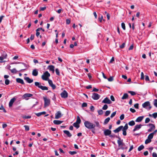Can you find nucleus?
Wrapping results in <instances>:
<instances>
[{
  "label": "nucleus",
  "mask_w": 157,
  "mask_h": 157,
  "mask_svg": "<svg viewBox=\"0 0 157 157\" xmlns=\"http://www.w3.org/2000/svg\"><path fill=\"white\" fill-rule=\"evenodd\" d=\"M61 96L62 98H66L67 97L68 94L65 90H64L61 94Z\"/></svg>",
  "instance_id": "9d476101"
},
{
  "label": "nucleus",
  "mask_w": 157,
  "mask_h": 157,
  "mask_svg": "<svg viewBox=\"0 0 157 157\" xmlns=\"http://www.w3.org/2000/svg\"><path fill=\"white\" fill-rule=\"evenodd\" d=\"M145 80L146 81H149V78L148 75L145 76Z\"/></svg>",
  "instance_id": "69168bd1"
},
{
  "label": "nucleus",
  "mask_w": 157,
  "mask_h": 157,
  "mask_svg": "<svg viewBox=\"0 0 157 157\" xmlns=\"http://www.w3.org/2000/svg\"><path fill=\"white\" fill-rule=\"evenodd\" d=\"M116 111L113 112L111 115L110 117L111 118H112L116 114Z\"/></svg>",
  "instance_id": "37998d69"
},
{
  "label": "nucleus",
  "mask_w": 157,
  "mask_h": 157,
  "mask_svg": "<svg viewBox=\"0 0 157 157\" xmlns=\"http://www.w3.org/2000/svg\"><path fill=\"white\" fill-rule=\"evenodd\" d=\"M104 133L105 136H109L111 133V131L108 129H106L104 131Z\"/></svg>",
  "instance_id": "9b49d317"
},
{
  "label": "nucleus",
  "mask_w": 157,
  "mask_h": 157,
  "mask_svg": "<svg viewBox=\"0 0 157 157\" xmlns=\"http://www.w3.org/2000/svg\"><path fill=\"white\" fill-rule=\"evenodd\" d=\"M50 86L52 88V89L53 90L55 89L56 88V86L54 84H52Z\"/></svg>",
  "instance_id": "774afa93"
},
{
  "label": "nucleus",
  "mask_w": 157,
  "mask_h": 157,
  "mask_svg": "<svg viewBox=\"0 0 157 157\" xmlns=\"http://www.w3.org/2000/svg\"><path fill=\"white\" fill-rule=\"evenodd\" d=\"M144 118L143 116H140L138 117L136 120L135 121L136 122H141Z\"/></svg>",
  "instance_id": "4be33fe9"
},
{
  "label": "nucleus",
  "mask_w": 157,
  "mask_h": 157,
  "mask_svg": "<svg viewBox=\"0 0 157 157\" xmlns=\"http://www.w3.org/2000/svg\"><path fill=\"white\" fill-rule=\"evenodd\" d=\"M46 8V6H44V7H40V10L41 11H43L45 10Z\"/></svg>",
  "instance_id": "e2e57ef3"
},
{
  "label": "nucleus",
  "mask_w": 157,
  "mask_h": 157,
  "mask_svg": "<svg viewBox=\"0 0 157 157\" xmlns=\"http://www.w3.org/2000/svg\"><path fill=\"white\" fill-rule=\"evenodd\" d=\"M63 115L61 114L60 111L57 112L55 114V118L56 119H58L61 117Z\"/></svg>",
  "instance_id": "1a4fd4ad"
},
{
  "label": "nucleus",
  "mask_w": 157,
  "mask_h": 157,
  "mask_svg": "<svg viewBox=\"0 0 157 157\" xmlns=\"http://www.w3.org/2000/svg\"><path fill=\"white\" fill-rule=\"evenodd\" d=\"M24 79L28 83H30L33 82V80L30 79L29 77H25Z\"/></svg>",
  "instance_id": "f3484780"
},
{
  "label": "nucleus",
  "mask_w": 157,
  "mask_h": 157,
  "mask_svg": "<svg viewBox=\"0 0 157 157\" xmlns=\"http://www.w3.org/2000/svg\"><path fill=\"white\" fill-rule=\"evenodd\" d=\"M154 105L155 107H157V99H155L154 100Z\"/></svg>",
  "instance_id": "3c124183"
},
{
  "label": "nucleus",
  "mask_w": 157,
  "mask_h": 157,
  "mask_svg": "<svg viewBox=\"0 0 157 157\" xmlns=\"http://www.w3.org/2000/svg\"><path fill=\"white\" fill-rule=\"evenodd\" d=\"M42 30V31H44V30L43 29H42L41 28H39L36 29V31H39L40 30Z\"/></svg>",
  "instance_id": "864d4df0"
},
{
  "label": "nucleus",
  "mask_w": 157,
  "mask_h": 157,
  "mask_svg": "<svg viewBox=\"0 0 157 157\" xmlns=\"http://www.w3.org/2000/svg\"><path fill=\"white\" fill-rule=\"evenodd\" d=\"M44 106L46 107L47 106H49L50 103V99H48L45 97L44 98Z\"/></svg>",
  "instance_id": "423d86ee"
},
{
  "label": "nucleus",
  "mask_w": 157,
  "mask_h": 157,
  "mask_svg": "<svg viewBox=\"0 0 157 157\" xmlns=\"http://www.w3.org/2000/svg\"><path fill=\"white\" fill-rule=\"evenodd\" d=\"M144 148V146L143 145H141L138 148V150L139 151H140L143 149Z\"/></svg>",
  "instance_id": "c85d7f7f"
},
{
  "label": "nucleus",
  "mask_w": 157,
  "mask_h": 157,
  "mask_svg": "<svg viewBox=\"0 0 157 157\" xmlns=\"http://www.w3.org/2000/svg\"><path fill=\"white\" fill-rule=\"evenodd\" d=\"M35 85L38 87L39 88L43 90H48V87L45 86H43L41 85V83L38 82H35Z\"/></svg>",
  "instance_id": "20e7f679"
},
{
  "label": "nucleus",
  "mask_w": 157,
  "mask_h": 157,
  "mask_svg": "<svg viewBox=\"0 0 157 157\" xmlns=\"http://www.w3.org/2000/svg\"><path fill=\"white\" fill-rule=\"evenodd\" d=\"M153 136L154 135L151 133L148 136L147 138L151 140L153 138Z\"/></svg>",
  "instance_id": "473e14b6"
},
{
  "label": "nucleus",
  "mask_w": 157,
  "mask_h": 157,
  "mask_svg": "<svg viewBox=\"0 0 157 157\" xmlns=\"http://www.w3.org/2000/svg\"><path fill=\"white\" fill-rule=\"evenodd\" d=\"M110 111L109 110L106 111L105 113V115L106 116H108L110 113Z\"/></svg>",
  "instance_id": "4c0bfd02"
},
{
  "label": "nucleus",
  "mask_w": 157,
  "mask_h": 157,
  "mask_svg": "<svg viewBox=\"0 0 157 157\" xmlns=\"http://www.w3.org/2000/svg\"><path fill=\"white\" fill-rule=\"evenodd\" d=\"M133 148V145H131L130 147V148L128 151V152H130L131 150H132Z\"/></svg>",
  "instance_id": "0e129e2a"
},
{
  "label": "nucleus",
  "mask_w": 157,
  "mask_h": 157,
  "mask_svg": "<svg viewBox=\"0 0 157 157\" xmlns=\"http://www.w3.org/2000/svg\"><path fill=\"white\" fill-rule=\"evenodd\" d=\"M69 153L71 155H74V154H76L77 153V152L75 151H70L69 152Z\"/></svg>",
  "instance_id": "c9c22d12"
},
{
  "label": "nucleus",
  "mask_w": 157,
  "mask_h": 157,
  "mask_svg": "<svg viewBox=\"0 0 157 157\" xmlns=\"http://www.w3.org/2000/svg\"><path fill=\"white\" fill-rule=\"evenodd\" d=\"M130 111L132 113H134L136 112V110L133 109L131 108L130 109Z\"/></svg>",
  "instance_id": "680f3d73"
},
{
  "label": "nucleus",
  "mask_w": 157,
  "mask_h": 157,
  "mask_svg": "<svg viewBox=\"0 0 157 157\" xmlns=\"http://www.w3.org/2000/svg\"><path fill=\"white\" fill-rule=\"evenodd\" d=\"M10 80L8 79H6L5 80V84L6 85H8L10 83Z\"/></svg>",
  "instance_id": "a19ab883"
},
{
  "label": "nucleus",
  "mask_w": 157,
  "mask_h": 157,
  "mask_svg": "<svg viewBox=\"0 0 157 157\" xmlns=\"http://www.w3.org/2000/svg\"><path fill=\"white\" fill-rule=\"evenodd\" d=\"M16 81L17 82L21 83L22 84H25L23 80L20 78H16Z\"/></svg>",
  "instance_id": "a211bd4d"
},
{
  "label": "nucleus",
  "mask_w": 157,
  "mask_h": 157,
  "mask_svg": "<svg viewBox=\"0 0 157 157\" xmlns=\"http://www.w3.org/2000/svg\"><path fill=\"white\" fill-rule=\"evenodd\" d=\"M123 135L125 136L127 135L126 130L123 129Z\"/></svg>",
  "instance_id": "6e6d98bb"
},
{
  "label": "nucleus",
  "mask_w": 157,
  "mask_h": 157,
  "mask_svg": "<svg viewBox=\"0 0 157 157\" xmlns=\"http://www.w3.org/2000/svg\"><path fill=\"white\" fill-rule=\"evenodd\" d=\"M121 27L122 29L124 30H125V25L124 23H121Z\"/></svg>",
  "instance_id": "79ce46f5"
},
{
  "label": "nucleus",
  "mask_w": 157,
  "mask_h": 157,
  "mask_svg": "<svg viewBox=\"0 0 157 157\" xmlns=\"http://www.w3.org/2000/svg\"><path fill=\"white\" fill-rule=\"evenodd\" d=\"M7 55L5 54V56L2 57V56L0 57V60H2L4 59H6V58Z\"/></svg>",
  "instance_id": "58836bf2"
},
{
  "label": "nucleus",
  "mask_w": 157,
  "mask_h": 157,
  "mask_svg": "<svg viewBox=\"0 0 157 157\" xmlns=\"http://www.w3.org/2000/svg\"><path fill=\"white\" fill-rule=\"evenodd\" d=\"M94 123L95 125L90 121H86L84 122V124L85 127L88 129L94 128L96 126L98 128H100V125L98 121H95Z\"/></svg>",
  "instance_id": "f257e3e1"
},
{
  "label": "nucleus",
  "mask_w": 157,
  "mask_h": 157,
  "mask_svg": "<svg viewBox=\"0 0 157 157\" xmlns=\"http://www.w3.org/2000/svg\"><path fill=\"white\" fill-rule=\"evenodd\" d=\"M102 103L105 104H110L112 103V102L107 97H106L102 101Z\"/></svg>",
  "instance_id": "6e6552de"
},
{
  "label": "nucleus",
  "mask_w": 157,
  "mask_h": 157,
  "mask_svg": "<svg viewBox=\"0 0 157 157\" xmlns=\"http://www.w3.org/2000/svg\"><path fill=\"white\" fill-rule=\"evenodd\" d=\"M98 112L99 115H101L103 113V111L101 109L98 110Z\"/></svg>",
  "instance_id": "49530a36"
},
{
  "label": "nucleus",
  "mask_w": 157,
  "mask_h": 157,
  "mask_svg": "<svg viewBox=\"0 0 157 157\" xmlns=\"http://www.w3.org/2000/svg\"><path fill=\"white\" fill-rule=\"evenodd\" d=\"M124 114H121L120 117V120H123L124 118Z\"/></svg>",
  "instance_id": "c03bdc74"
},
{
  "label": "nucleus",
  "mask_w": 157,
  "mask_h": 157,
  "mask_svg": "<svg viewBox=\"0 0 157 157\" xmlns=\"http://www.w3.org/2000/svg\"><path fill=\"white\" fill-rule=\"evenodd\" d=\"M63 121H61L59 120H55L53 121V123L56 124L58 125L59 124L63 123Z\"/></svg>",
  "instance_id": "aec40b11"
},
{
  "label": "nucleus",
  "mask_w": 157,
  "mask_h": 157,
  "mask_svg": "<svg viewBox=\"0 0 157 157\" xmlns=\"http://www.w3.org/2000/svg\"><path fill=\"white\" fill-rule=\"evenodd\" d=\"M108 105L106 104H105L103 106L102 108V109L103 110H106L108 108Z\"/></svg>",
  "instance_id": "e433bc0d"
},
{
  "label": "nucleus",
  "mask_w": 157,
  "mask_h": 157,
  "mask_svg": "<svg viewBox=\"0 0 157 157\" xmlns=\"http://www.w3.org/2000/svg\"><path fill=\"white\" fill-rule=\"evenodd\" d=\"M152 116L154 118H156L157 117V113H155L152 114Z\"/></svg>",
  "instance_id": "09e8293b"
},
{
  "label": "nucleus",
  "mask_w": 157,
  "mask_h": 157,
  "mask_svg": "<svg viewBox=\"0 0 157 157\" xmlns=\"http://www.w3.org/2000/svg\"><path fill=\"white\" fill-rule=\"evenodd\" d=\"M48 83L50 86L51 85H52V84H53L52 81L51 80L49 79V80H48Z\"/></svg>",
  "instance_id": "5fc2aeb1"
},
{
  "label": "nucleus",
  "mask_w": 157,
  "mask_h": 157,
  "mask_svg": "<svg viewBox=\"0 0 157 157\" xmlns=\"http://www.w3.org/2000/svg\"><path fill=\"white\" fill-rule=\"evenodd\" d=\"M143 126L141 124L136 125L134 127V128L133 130V132H134L136 131H137L140 129L141 127Z\"/></svg>",
  "instance_id": "f8f14e48"
},
{
  "label": "nucleus",
  "mask_w": 157,
  "mask_h": 157,
  "mask_svg": "<svg viewBox=\"0 0 157 157\" xmlns=\"http://www.w3.org/2000/svg\"><path fill=\"white\" fill-rule=\"evenodd\" d=\"M10 71L12 73L14 74L16 73L17 71L16 70V69L15 68L10 70Z\"/></svg>",
  "instance_id": "7c9ffc66"
},
{
  "label": "nucleus",
  "mask_w": 157,
  "mask_h": 157,
  "mask_svg": "<svg viewBox=\"0 0 157 157\" xmlns=\"http://www.w3.org/2000/svg\"><path fill=\"white\" fill-rule=\"evenodd\" d=\"M46 113V112L45 111L42 112H41L38 113H36V115L37 116V117H39L40 116H41L42 115H44Z\"/></svg>",
  "instance_id": "5701e85b"
},
{
  "label": "nucleus",
  "mask_w": 157,
  "mask_h": 157,
  "mask_svg": "<svg viewBox=\"0 0 157 157\" xmlns=\"http://www.w3.org/2000/svg\"><path fill=\"white\" fill-rule=\"evenodd\" d=\"M76 123L79 124L81 123V120L79 116H78L77 117V120L76 122H75Z\"/></svg>",
  "instance_id": "cd10ccee"
},
{
  "label": "nucleus",
  "mask_w": 157,
  "mask_h": 157,
  "mask_svg": "<svg viewBox=\"0 0 157 157\" xmlns=\"http://www.w3.org/2000/svg\"><path fill=\"white\" fill-rule=\"evenodd\" d=\"M134 107L138 109L139 108V104L136 103L134 105Z\"/></svg>",
  "instance_id": "052dcab7"
},
{
  "label": "nucleus",
  "mask_w": 157,
  "mask_h": 157,
  "mask_svg": "<svg viewBox=\"0 0 157 157\" xmlns=\"http://www.w3.org/2000/svg\"><path fill=\"white\" fill-rule=\"evenodd\" d=\"M25 128V130L27 131H28L29 129V127L28 125H25L24 126Z\"/></svg>",
  "instance_id": "f704fd0d"
},
{
  "label": "nucleus",
  "mask_w": 157,
  "mask_h": 157,
  "mask_svg": "<svg viewBox=\"0 0 157 157\" xmlns=\"http://www.w3.org/2000/svg\"><path fill=\"white\" fill-rule=\"evenodd\" d=\"M49 67V70L50 71H51L53 72L55 70L54 68L55 67L53 65H50L48 66Z\"/></svg>",
  "instance_id": "b1692460"
},
{
  "label": "nucleus",
  "mask_w": 157,
  "mask_h": 157,
  "mask_svg": "<svg viewBox=\"0 0 157 157\" xmlns=\"http://www.w3.org/2000/svg\"><path fill=\"white\" fill-rule=\"evenodd\" d=\"M135 123L134 121H132L129 122L128 123V124L129 125L131 126H132L135 124Z\"/></svg>",
  "instance_id": "bb28decb"
},
{
  "label": "nucleus",
  "mask_w": 157,
  "mask_h": 157,
  "mask_svg": "<svg viewBox=\"0 0 157 157\" xmlns=\"http://www.w3.org/2000/svg\"><path fill=\"white\" fill-rule=\"evenodd\" d=\"M144 73L143 72H141V79H144Z\"/></svg>",
  "instance_id": "de8ad7c7"
},
{
  "label": "nucleus",
  "mask_w": 157,
  "mask_h": 157,
  "mask_svg": "<svg viewBox=\"0 0 157 157\" xmlns=\"http://www.w3.org/2000/svg\"><path fill=\"white\" fill-rule=\"evenodd\" d=\"M149 125L150 126V128L148 129V132H151L154 130L155 128V126L153 124H149Z\"/></svg>",
  "instance_id": "2eb2a0df"
},
{
  "label": "nucleus",
  "mask_w": 157,
  "mask_h": 157,
  "mask_svg": "<svg viewBox=\"0 0 157 157\" xmlns=\"http://www.w3.org/2000/svg\"><path fill=\"white\" fill-rule=\"evenodd\" d=\"M50 76V74L48 71H46L42 75L41 78L43 80L47 81L48 80V77Z\"/></svg>",
  "instance_id": "39448f33"
},
{
  "label": "nucleus",
  "mask_w": 157,
  "mask_h": 157,
  "mask_svg": "<svg viewBox=\"0 0 157 157\" xmlns=\"http://www.w3.org/2000/svg\"><path fill=\"white\" fill-rule=\"evenodd\" d=\"M33 95L32 94L26 93L25 94L23 95V97L24 99H25V100H28V98H27L31 97Z\"/></svg>",
  "instance_id": "4468645a"
},
{
  "label": "nucleus",
  "mask_w": 157,
  "mask_h": 157,
  "mask_svg": "<svg viewBox=\"0 0 157 157\" xmlns=\"http://www.w3.org/2000/svg\"><path fill=\"white\" fill-rule=\"evenodd\" d=\"M34 76H36L38 75V71L37 69H35L33 70L32 74Z\"/></svg>",
  "instance_id": "6ab92c4d"
},
{
  "label": "nucleus",
  "mask_w": 157,
  "mask_h": 157,
  "mask_svg": "<svg viewBox=\"0 0 157 157\" xmlns=\"http://www.w3.org/2000/svg\"><path fill=\"white\" fill-rule=\"evenodd\" d=\"M150 121V119L149 118H147L145 120V123H147Z\"/></svg>",
  "instance_id": "4d7b16f0"
},
{
  "label": "nucleus",
  "mask_w": 157,
  "mask_h": 157,
  "mask_svg": "<svg viewBox=\"0 0 157 157\" xmlns=\"http://www.w3.org/2000/svg\"><path fill=\"white\" fill-rule=\"evenodd\" d=\"M90 109L91 111L93 112L94 109V107L93 105L91 106L90 107Z\"/></svg>",
  "instance_id": "8fccbe9b"
},
{
  "label": "nucleus",
  "mask_w": 157,
  "mask_h": 157,
  "mask_svg": "<svg viewBox=\"0 0 157 157\" xmlns=\"http://www.w3.org/2000/svg\"><path fill=\"white\" fill-rule=\"evenodd\" d=\"M24 119H30L31 118V116H25L22 117Z\"/></svg>",
  "instance_id": "ea45409f"
},
{
  "label": "nucleus",
  "mask_w": 157,
  "mask_h": 157,
  "mask_svg": "<svg viewBox=\"0 0 157 157\" xmlns=\"http://www.w3.org/2000/svg\"><path fill=\"white\" fill-rule=\"evenodd\" d=\"M73 125L76 128H78L79 127V124L76 123L75 122L73 124Z\"/></svg>",
  "instance_id": "2f4dec72"
},
{
  "label": "nucleus",
  "mask_w": 157,
  "mask_h": 157,
  "mask_svg": "<svg viewBox=\"0 0 157 157\" xmlns=\"http://www.w3.org/2000/svg\"><path fill=\"white\" fill-rule=\"evenodd\" d=\"M117 138L118 139L117 140V144L119 147H120L117 150V151L120 149L124 150L127 149L128 147H127L125 146V145L124 144L123 142V140H121L120 137H118Z\"/></svg>",
  "instance_id": "f03ea898"
},
{
  "label": "nucleus",
  "mask_w": 157,
  "mask_h": 157,
  "mask_svg": "<svg viewBox=\"0 0 157 157\" xmlns=\"http://www.w3.org/2000/svg\"><path fill=\"white\" fill-rule=\"evenodd\" d=\"M123 126H121L118 127V128H116V129L114 130L113 131V132L115 133H117L121 131V130H123Z\"/></svg>",
  "instance_id": "dca6fc26"
},
{
  "label": "nucleus",
  "mask_w": 157,
  "mask_h": 157,
  "mask_svg": "<svg viewBox=\"0 0 157 157\" xmlns=\"http://www.w3.org/2000/svg\"><path fill=\"white\" fill-rule=\"evenodd\" d=\"M129 93H130L132 95H134L136 94V93L134 91H129Z\"/></svg>",
  "instance_id": "bf43d9fd"
},
{
  "label": "nucleus",
  "mask_w": 157,
  "mask_h": 157,
  "mask_svg": "<svg viewBox=\"0 0 157 157\" xmlns=\"http://www.w3.org/2000/svg\"><path fill=\"white\" fill-rule=\"evenodd\" d=\"M151 139H149L148 138H147V139L145 140V143L146 144H147L148 143H150L151 142Z\"/></svg>",
  "instance_id": "c756f323"
},
{
  "label": "nucleus",
  "mask_w": 157,
  "mask_h": 157,
  "mask_svg": "<svg viewBox=\"0 0 157 157\" xmlns=\"http://www.w3.org/2000/svg\"><path fill=\"white\" fill-rule=\"evenodd\" d=\"M128 94L127 93H125L123 95V96L122 97L121 99L123 100L125 99H127V98H128Z\"/></svg>",
  "instance_id": "a878e982"
},
{
  "label": "nucleus",
  "mask_w": 157,
  "mask_h": 157,
  "mask_svg": "<svg viewBox=\"0 0 157 157\" xmlns=\"http://www.w3.org/2000/svg\"><path fill=\"white\" fill-rule=\"evenodd\" d=\"M56 74L57 75H59L60 74H59V69L58 68H56Z\"/></svg>",
  "instance_id": "a18cd8bd"
},
{
  "label": "nucleus",
  "mask_w": 157,
  "mask_h": 157,
  "mask_svg": "<svg viewBox=\"0 0 157 157\" xmlns=\"http://www.w3.org/2000/svg\"><path fill=\"white\" fill-rule=\"evenodd\" d=\"M100 96L99 95L96 93H93L92 96V98L94 100H97L98 99Z\"/></svg>",
  "instance_id": "0eeeda50"
},
{
  "label": "nucleus",
  "mask_w": 157,
  "mask_h": 157,
  "mask_svg": "<svg viewBox=\"0 0 157 157\" xmlns=\"http://www.w3.org/2000/svg\"><path fill=\"white\" fill-rule=\"evenodd\" d=\"M108 80L109 82H111L113 80V77H110L108 78Z\"/></svg>",
  "instance_id": "13d9d810"
},
{
  "label": "nucleus",
  "mask_w": 157,
  "mask_h": 157,
  "mask_svg": "<svg viewBox=\"0 0 157 157\" xmlns=\"http://www.w3.org/2000/svg\"><path fill=\"white\" fill-rule=\"evenodd\" d=\"M128 124H125L124 127L123 126V129L127 130L128 129Z\"/></svg>",
  "instance_id": "72a5a7b5"
},
{
  "label": "nucleus",
  "mask_w": 157,
  "mask_h": 157,
  "mask_svg": "<svg viewBox=\"0 0 157 157\" xmlns=\"http://www.w3.org/2000/svg\"><path fill=\"white\" fill-rule=\"evenodd\" d=\"M142 106L143 108L146 109L148 110H150L151 108L150 103L149 101H147L144 103L143 104Z\"/></svg>",
  "instance_id": "7ed1b4c3"
},
{
  "label": "nucleus",
  "mask_w": 157,
  "mask_h": 157,
  "mask_svg": "<svg viewBox=\"0 0 157 157\" xmlns=\"http://www.w3.org/2000/svg\"><path fill=\"white\" fill-rule=\"evenodd\" d=\"M110 120V118L109 117H108L107 118H106L104 120V124H107L108 123V122Z\"/></svg>",
  "instance_id": "393cba45"
},
{
  "label": "nucleus",
  "mask_w": 157,
  "mask_h": 157,
  "mask_svg": "<svg viewBox=\"0 0 157 157\" xmlns=\"http://www.w3.org/2000/svg\"><path fill=\"white\" fill-rule=\"evenodd\" d=\"M16 100V98L15 97L13 98L10 100L9 104V107H11L12 106L13 103Z\"/></svg>",
  "instance_id": "ddd939ff"
},
{
  "label": "nucleus",
  "mask_w": 157,
  "mask_h": 157,
  "mask_svg": "<svg viewBox=\"0 0 157 157\" xmlns=\"http://www.w3.org/2000/svg\"><path fill=\"white\" fill-rule=\"evenodd\" d=\"M152 156L153 157H157V154L155 152H153Z\"/></svg>",
  "instance_id": "338daca9"
},
{
  "label": "nucleus",
  "mask_w": 157,
  "mask_h": 157,
  "mask_svg": "<svg viewBox=\"0 0 157 157\" xmlns=\"http://www.w3.org/2000/svg\"><path fill=\"white\" fill-rule=\"evenodd\" d=\"M125 44V43H123L122 45L120 46V47L121 48H123L124 47Z\"/></svg>",
  "instance_id": "603ef678"
},
{
  "label": "nucleus",
  "mask_w": 157,
  "mask_h": 157,
  "mask_svg": "<svg viewBox=\"0 0 157 157\" xmlns=\"http://www.w3.org/2000/svg\"><path fill=\"white\" fill-rule=\"evenodd\" d=\"M64 133L67 135L69 137H71L72 136V135L70 133V132L68 131L67 130H64Z\"/></svg>",
  "instance_id": "412c9836"
}]
</instances>
